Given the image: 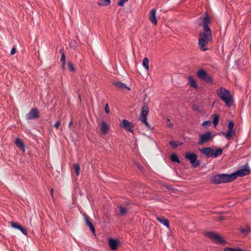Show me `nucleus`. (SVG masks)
<instances>
[{
    "label": "nucleus",
    "mask_w": 251,
    "mask_h": 251,
    "mask_svg": "<svg viewBox=\"0 0 251 251\" xmlns=\"http://www.w3.org/2000/svg\"><path fill=\"white\" fill-rule=\"evenodd\" d=\"M207 73L205 71H204L203 69L200 70L197 72V75L199 77V78L201 79H203V78L207 75Z\"/></svg>",
    "instance_id": "b1692460"
},
{
    "label": "nucleus",
    "mask_w": 251,
    "mask_h": 251,
    "mask_svg": "<svg viewBox=\"0 0 251 251\" xmlns=\"http://www.w3.org/2000/svg\"><path fill=\"white\" fill-rule=\"evenodd\" d=\"M112 84L115 87L120 90H124L126 89L127 90H130L128 86H127L126 84L120 81H114L112 82Z\"/></svg>",
    "instance_id": "4468645a"
},
{
    "label": "nucleus",
    "mask_w": 251,
    "mask_h": 251,
    "mask_svg": "<svg viewBox=\"0 0 251 251\" xmlns=\"http://www.w3.org/2000/svg\"><path fill=\"white\" fill-rule=\"evenodd\" d=\"M222 134L227 139H230L235 135V131L234 130H228L226 133L223 132Z\"/></svg>",
    "instance_id": "a211bd4d"
},
{
    "label": "nucleus",
    "mask_w": 251,
    "mask_h": 251,
    "mask_svg": "<svg viewBox=\"0 0 251 251\" xmlns=\"http://www.w3.org/2000/svg\"><path fill=\"white\" fill-rule=\"evenodd\" d=\"M240 231L242 234L246 235L250 231V228L248 226L246 227H242L240 228Z\"/></svg>",
    "instance_id": "7c9ffc66"
},
{
    "label": "nucleus",
    "mask_w": 251,
    "mask_h": 251,
    "mask_svg": "<svg viewBox=\"0 0 251 251\" xmlns=\"http://www.w3.org/2000/svg\"><path fill=\"white\" fill-rule=\"evenodd\" d=\"M149 113V107L148 104L146 103H144L142 108V112L140 117V119L143 120L144 118H147V116L148 115Z\"/></svg>",
    "instance_id": "9d476101"
},
{
    "label": "nucleus",
    "mask_w": 251,
    "mask_h": 251,
    "mask_svg": "<svg viewBox=\"0 0 251 251\" xmlns=\"http://www.w3.org/2000/svg\"><path fill=\"white\" fill-rule=\"evenodd\" d=\"M149 20L154 25H156L157 23V21L156 18V10L154 9H152L150 13H149Z\"/></svg>",
    "instance_id": "f8f14e48"
},
{
    "label": "nucleus",
    "mask_w": 251,
    "mask_h": 251,
    "mask_svg": "<svg viewBox=\"0 0 251 251\" xmlns=\"http://www.w3.org/2000/svg\"><path fill=\"white\" fill-rule=\"evenodd\" d=\"M250 173V168L248 165H246L244 168H242L240 170H239L236 172L232 173L231 175H234L235 177V179L237 178L238 176H243L246 175H247Z\"/></svg>",
    "instance_id": "39448f33"
},
{
    "label": "nucleus",
    "mask_w": 251,
    "mask_h": 251,
    "mask_svg": "<svg viewBox=\"0 0 251 251\" xmlns=\"http://www.w3.org/2000/svg\"><path fill=\"white\" fill-rule=\"evenodd\" d=\"M108 244L112 250L115 251L117 249L118 241L116 240L110 238L108 241Z\"/></svg>",
    "instance_id": "f3484780"
},
{
    "label": "nucleus",
    "mask_w": 251,
    "mask_h": 251,
    "mask_svg": "<svg viewBox=\"0 0 251 251\" xmlns=\"http://www.w3.org/2000/svg\"><path fill=\"white\" fill-rule=\"evenodd\" d=\"M170 159L171 160V161L172 162H177L178 163H180V160L178 158V157H177V156L175 154V153H173L170 156Z\"/></svg>",
    "instance_id": "a878e982"
},
{
    "label": "nucleus",
    "mask_w": 251,
    "mask_h": 251,
    "mask_svg": "<svg viewBox=\"0 0 251 251\" xmlns=\"http://www.w3.org/2000/svg\"><path fill=\"white\" fill-rule=\"evenodd\" d=\"M224 219H225V218H224V217L223 216H220L218 218V220L219 221H222V220H223Z\"/></svg>",
    "instance_id": "49530a36"
},
{
    "label": "nucleus",
    "mask_w": 251,
    "mask_h": 251,
    "mask_svg": "<svg viewBox=\"0 0 251 251\" xmlns=\"http://www.w3.org/2000/svg\"><path fill=\"white\" fill-rule=\"evenodd\" d=\"M149 60L148 58H145L143 61V66L148 71L149 69Z\"/></svg>",
    "instance_id": "c85d7f7f"
},
{
    "label": "nucleus",
    "mask_w": 251,
    "mask_h": 251,
    "mask_svg": "<svg viewBox=\"0 0 251 251\" xmlns=\"http://www.w3.org/2000/svg\"><path fill=\"white\" fill-rule=\"evenodd\" d=\"M211 135L210 131H207L204 134L200 135L199 144L203 145L207 142L211 138Z\"/></svg>",
    "instance_id": "0eeeda50"
},
{
    "label": "nucleus",
    "mask_w": 251,
    "mask_h": 251,
    "mask_svg": "<svg viewBox=\"0 0 251 251\" xmlns=\"http://www.w3.org/2000/svg\"><path fill=\"white\" fill-rule=\"evenodd\" d=\"M121 126L124 128L126 130H127L130 132H133V128L134 127L133 124L130 122H129L127 120H124L121 124Z\"/></svg>",
    "instance_id": "6e6552de"
},
{
    "label": "nucleus",
    "mask_w": 251,
    "mask_h": 251,
    "mask_svg": "<svg viewBox=\"0 0 251 251\" xmlns=\"http://www.w3.org/2000/svg\"><path fill=\"white\" fill-rule=\"evenodd\" d=\"M73 168L75 171L76 175L78 176L79 175L80 170V166H79V164L77 163H75L73 165Z\"/></svg>",
    "instance_id": "bb28decb"
},
{
    "label": "nucleus",
    "mask_w": 251,
    "mask_h": 251,
    "mask_svg": "<svg viewBox=\"0 0 251 251\" xmlns=\"http://www.w3.org/2000/svg\"><path fill=\"white\" fill-rule=\"evenodd\" d=\"M224 251H242V250L239 248L234 249V248L226 247V248H224Z\"/></svg>",
    "instance_id": "2f4dec72"
},
{
    "label": "nucleus",
    "mask_w": 251,
    "mask_h": 251,
    "mask_svg": "<svg viewBox=\"0 0 251 251\" xmlns=\"http://www.w3.org/2000/svg\"><path fill=\"white\" fill-rule=\"evenodd\" d=\"M84 219H85V221L86 222L87 225L90 227V228L91 230V231H92V232H93V233L95 232V227H94L93 224L90 221V218L88 216H85Z\"/></svg>",
    "instance_id": "412c9836"
},
{
    "label": "nucleus",
    "mask_w": 251,
    "mask_h": 251,
    "mask_svg": "<svg viewBox=\"0 0 251 251\" xmlns=\"http://www.w3.org/2000/svg\"><path fill=\"white\" fill-rule=\"evenodd\" d=\"M223 150L221 149H219L217 150H214V152L212 153V157H217L222 154Z\"/></svg>",
    "instance_id": "393cba45"
},
{
    "label": "nucleus",
    "mask_w": 251,
    "mask_h": 251,
    "mask_svg": "<svg viewBox=\"0 0 251 251\" xmlns=\"http://www.w3.org/2000/svg\"><path fill=\"white\" fill-rule=\"evenodd\" d=\"M141 121L145 124V125L147 126V127H148L149 129H151L150 126L149 124L148 123L147 118H144V119L141 120Z\"/></svg>",
    "instance_id": "4c0bfd02"
},
{
    "label": "nucleus",
    "mask_w": 251,
    "mask_h": 251,
    "mask_svg": "<svg viewBox=\"0 0 251 251\" xmlns=\"http://www.w3.org/2000/svg\"><path fill=\"white\" fill-rule=\"evenodd\" d=\"M216 92L219 97L226 103L227 106H231L232 103V97L228 90L224 87H221L218 89Z\"/></svg>",
    "instance_id": "f257e3e1"
},
{
    "label": "nucleus",
    "mask_w": 251,
    "mask_h": 251,
    "mask_svg": "<svg viewBox=\"0 0 251 251\" xmlns=\"http://www.w3.org/2000/svg\"><path fill=\"white\" fill-rule=\"evenodd\" d=\"M172 126H173V124H171V125H170V126H170V127H172Z\"/></svg>",
    "instance_id": "3c124183"
},
{
    "label": "nucleus",
    "mask_w": 251,
    "mask_h": 251,
    "mask_svg": "<svg viewBox=\"0 0 251 251\" xmlns=\"http://www.w3.org/2000/svg\"><path fill=\"white\" fill-rule=\"evenodd\" d=\"M202 80L207 83H210L212 82V78L208 74L205 76Z\"/></svg>",
    "instance_id": "473e14b6"
},
{
    "label": "nucleus",
    "mask_w": 251,
    "mask_h": 251,
    "mask_svg": "<svg viewBox=\"0 0 251 251\" xmlns=\"http://www.w3.org/2000/svg\"><path fill=\"white\" fill-rule=\"evenodd\" d=\"M60 125V122L59 121H57L56 123L54 125V127L56 128H58L59 125Z\"/></svg>",
    "instance_id": "37998d69"
},
{
    "label": "nucleus",
    "mask_w": 251,
    "mask_h": 251,
    "mask_svg": "<svg viewBox=\"0 0 251 251\" xmlns=\"http://www.w3.org/2000/svg\"><path fill=\"white\" fill-rule=\"evenodd\" d=\"M234 124L232 121H229L228 124V130H234Z\"/></svg>",
    "instance_id": "58836bf2"
},
{
    "label": "nucleus",
    "mask_w": 251,
    "mask_h": 251,
    "mask_svg": "<svg viewBox=\"0 0 251 251\" xmlns=\"http://www.w3.org/2000/svg\"><path fill=\"white\" fill-rule=\"evenodd\" d=\"M185 158L190 161L193 167H197L200 165V161L197 160V156L195 153L187 152L185 154Z\"/></svg>",
    "instance_id": "7ed1b4c3"
},
{
    "label": "nucleus",
    "mask_w": 251,
    "mask_h": 251,
    "mask_svg": "<svg viewBox=\"0 0 251 251\" xmlns=\"http://www.w3.org/2000/svg\"><path fill=\"white\" fill-rule=\"evenodd\" d=\"M104 110H105V112L106 113H108L109 112V108L108 104H106L105 105V107H104Z\"/></svg>",
    "instance_id": "79ce46f5"
},
{
    "label": "nucleus",
    "mask_w": 251,
    "mask_h": 251,
    "mask_svg": "<svg viewBox=\"0 0 251 251\" xmlns=\"http://www.w3.org/2000/svg\"><path fill=\"white\" fill-rule=\"evenodd\" d=\"M213 124L214 126L215 127L217 126V125H218V124L219 123V117L218 115L214 114L213 115Z\"/></svg>",
    "instance_id": "cd10ccee"
},
{
    "label": "nucleus",
    "mask_w": 251,
    "mask_h": 251,
    "mask_svg": "<svg viewBox=\"0 0 251 251\" xmlns=\"http://www.w3.org/2000/svg\"><path fill=\"white\" fill-rule=\"evenodd\" d=\"M211 23V20L210 18L206 16L203 18V30H211L209 27L208 26V24Z\"/></svg>",
    "instance_id": "dca6fc26"
},
{
    "label": "nucleus",
    "mask_w": 251,
    "mask_h": 251,
    "mask_svg": "<svg viewBox=\"0 0 251 251\" xmlns=\"http://www.w3.org/2000/svg\"><path fill=\"white\" fill-rule=\"evenodd\" d=\"M73 124H73V122H72V121H71V122H70V123H69V127H71V126H72V125H73Z\"/></svg>",
    "instance_id": "09e8293b"
},
{
    "label": "nucleus",
    "mask_w": 251,
    "mask_h": 251,
    "mask_svg": "<svg viewBox=\"0 0 251 251\" xmlns=\"http://www.w3.org/2000/svg\"><path fill=\"white\" fill-rule=\"evenodd\" d=\"M200 151L207 157H212V153L214 150L210 147L203 148L200 150Z\"/></svg>",
    "instance_id": "ddd939ff"
},
{
    "label": "nucleus",
    "mask_w": 251,
    "mask_h": 251,
    "mask_svg": "<svg viewBox=\"0 0 251 251\" xmlns=\"http://www.w3.org/2000/svg\"><path fill=\"white\" fill-rule=\"evenodd\" d=\"M79 99L81 101V96L80 95L79 96Z\"/></svg>",
    "instance_id": "8fccbe9b"
},
{
    "label": "nucleus",
    "mask_w": 251,
    "mask_h": 251,
    "mask_svg": "<svg viewBox=\"0 0 251 251\" xmlns=\"http://www.w3.org/2000/svg\"><path fill=\"white\" fill-rule=\"evenodd\" d=\"M128 0H120L118 3L119 5L123 6L126 2H127Z\"/></svg>",
    "instance_id": "a19ab883"
},
{
    "label": "nucleus",
    "mask_w": 251,
    "mask_h": 251,
    "mask_svg": "<svg viewBox=\"0 0 251 251\" xmlns=\"http://www.w3.org/2000/svg\"><path fill=\"white\" fill-rule=\"evenodd\" d=\"M60 62L62 63V66H64L65 65V55L64 53L62 54L61 58H60Z\"/></svg>",
    "instance_id": "c9c22d12"
},
{
    "label": "nucleus",
    "mask_w": 251,
    "mask_h": 251,
    "mask_svg": "<svg viewBox=\"0 0 251 251\" xmlns=\"http://www.w3.org/2000/svg\"><path fill=\"white\" fill-rule=\"evenodd\" d=\"M109 126L107 124V123L103 121L101 124V126L100 127V131L104 134H106L108 132Z\"/></svg>",
    "instance_id": "aec40b11"
},
{
    "label": "nucleus",
    "mask_w": 251,
    "mask_h": 251,
    "mask_svg": "<svg viewBox=\"0 0 251 251\" xmlns=\"http://www.w3.org/2000/svg\"><path fill=\"white\" fill-rule=\"evenodd\" d=\"M16 52V49L15 48H13L12 49L10 54L11 55H14Z\"/></svg>",
    "instance_id": "a18cd8bd"
},
{
    "label": "nucleus",
    "mask_w": 251,
    "mask_h": 251,
    "mask_svg": "<svg viewBox=\"0 0 251 251\" xmlns=\"http://www.w3.org/2000/svg\"><path fill=\"white\" fill-rule=\"evenodd\" d=\"M50 194L51 195L52 197L53 198V189H51L50 190Z\"/></svg>",
    "instance_id": "de8ad7c7"
},
{
    "label": "nucleus",
    "mask_w": 251,
    "mask_h": 251,
    "mask_svg": "<svg viewBox=\"0 0 251 251\" xmlns=\"http://www.w3.org/2000/svg\"><path fill=\"white\" fill-rule=\"evenodd\" d=\"M118 208L120 212V213L119 214V215L125 216L127 214L128 210L125 207L120 206L118 207Z\"/></svg>",
    "instance_id": "5701e85b"
},
{
    "label": "nucleus",
    "mask_w": 251,
    "mask_h": 251,
    "mask_svg": "<svg viewBox=\"0 0 251 251\" xmlns=\"http://www.w3.org/2000/svg\"><path fill=\"white\" fill-rule=\"evenodd\" d=\"M209 42V41L203 40V38H199L198 44L201 50L202 51L207 50L206 46Z\"/></svg>",
    "instance_id": "2eb2a0df"
},
{
    "label": "nucleus",
    "mask_w": 251,
    "mask_h": 251,
    "mask_svg": "<svg viewBox=\"0 0 251 251\" xmlns=\"http://www.w3.org/2000/svg\"><path fill=\"white\" fill-rule=\"evenodd\" d=\"M206 235L216 243L223 244L225 243V240L223 239L221 236L216 233L208 232L206 233Z\"/></svg>",
    "instance_id": "20e7f679"
},
{
    "label": "nucleus",
    "mask_w": 251,
    "mask_h": 251,
    "mask_svg": "<svg viewBox=\"0 0 251 251\" xmlns=\"http://www.w3.org/2000/svg\"><path fill=\"white\" fill-rule=\"evenodd\" d=\"M188 79H189V83L191 87H194V88L197 87V83H196L195 80L192 77H189Z\"/></svg>",
    "instance_id": "c756f323"
},
{
    "label": "nucleus",
    "mask_w": 251,
    "mask_h": 251,
    "mask_svg": "<svg viewBox=\"0 0 251 251\" xmlns=\"http://www.w3.org/2000/svg\"><path fill=\"white\" fill-rule=\"evenodd\" d=\"M68 67L70 71H74L75 70L73 64L71 62H68Z\"/></svg>",
    "instance_id": "f704fd0d"
},
{
    "label": "nucleus",
    "mask_w": 251,
    "mask_h": 251,
    "mask_svg": "<svg viewBox=\"0 0 251 251\" xmlns=\"http://www.w3.org/2000/svg\"><path fill=\"white\" fill-rule=\"evenodd\" d=\"M199 38H203V40L210 42L212 39V35L211 30H203V32L199 34Z\"/></svg>",
    "instance_id": "1a4fd4ad"
},
{
    "label": "nucleus",
    "mask_w": 251,
    "mask_h": 251,
    "mask_svg": "<svg viewBox=\"0 0 251 251\" xmlns=\"http://www.w3.org/2000/svg\"><path fill=\"white\" fill-rule=\"evenodd\" d=\"M15 144L16 146L23 151H25V145L21 139L20 138H16L15 140Z\"/></svg>",
    "instance_id": "4be33fe9"
},
{
    "label": "nucleus",
    "mask_w": 251,
    "mask_h": 251,
    "mask_svg": "<svg viewBox=\"0 0 251 251\" xmlns=\"http://www.w3.org/2000/svg\"><path fill=\"white\" fill-rule=\"evenodd\" d=\"M11 226L14 228L18 229L20 230L24 235H26L27 234V230L26 228L22 226L18 223L17 222H11Z\"/></svg>",
    "instance_id": "9b49d317"
},
{
    "label": "nucleus",
    "mask_w": 251,
    "mask_h": 251,
    "mask_svg": "<svg viewBox=\"0 0 251 251\" xmlns=\"http://www.w3.org/2000/svg\"><path fill=\"white\" fill-rule=\"evenodd\" d=\"M104 1V3L98 2V5L100 6H107L110 3V0H103Z\"/></svg>",
    "instance_id": "72a5a7b5"
},
{
    "label": "nucleus",
    "mask_w": 251,
    "mask_h": 251,
    "mask_svg": "<svg viewBox=\"0 0 251 251\" xmlns=\"http://www.w3.org/2000/svg\"><path fill=\"white\" fill-rule=\"evenodd\" d=\"M170 144L174 147V148H176L177 147V144L174 141H171L170 142Z\"/></svg>",
    "instance_id": "ea45409f"
},
{
    "label": "nucleus",
    "mask_w": 251,
    "mask_h": 251,
    "mask_svg": "<svg viewBox=\"0 0 251 251\" xmlns=\"http://www.w3.org/2000/svg\"><path fill=\"white\" fill-rule=\"evenodd\" d=\"M157 220L167 227H169V220L163 217H156Z\"/></svg>",
    "instance_id": "6ab92c4d"
},
{
    "label": "nucleus",
    "mask_w": 251,
    "mask_h": 251,
    "mask_svg": "<svg viewBox=\"0 0 251 251\" xmlns=\"http://www.w3.org/2000/svg\"><path fill=\"white\" fill-rule=\"evenodd\" d=\"M39 117V113L37 108L32 109L25 116L26 120L37 119Z\"/></svg>",
    "instance_id": "423d86ee"
},
{
    "label": "nucleus",
    "mask_w": 251,
    "mask_h": 251,
    "mask_svg": "<svg viewBox=\"0 0 251 251\" xmlns=\"http://www.w3.org/2000/svg\"><path fill=\"white\" fill-rule=\"evenodd\" d=\"M141 121L145 124V125L147 126V127H148L149 129H151L150 126L149 124L148 123L147 118H144V119L141 120Z\"/></svg>",
    "instance_id": "e433bc0d"
},
{
    "label": "nucleus",
    "mask_w": 251,
    "mask_h": 251,
    "mask_svg": "<svg viewBox=\"0 0 251 251\" xmlns=\"http://www.w3.org/2000/svg\"><path fill=\"white\" fill-rule=\"evenodd\" d=\"M210 124H211V123H210V121H204V122H203L202 125L203 126H205L206 125L209 126L210 125Z\"/></svg>",
    "instance_id": "c03bdc74"
},
{
    "label": "nucleus",
    "mask_w": 251,
    "mask_h": 251,
    "mask_svg": "<svg viewBox=\"0 0 251 251\" xmlns=\"http://www.w3.org/2000/svg\"><path fill=\"white\" fill-rule=\"evenodd\" d=\"M235 180L234 175H227L225 174H218L213 176L212 182L214 184L230 182Z\"/></svg>",
    "instance_id": "f03ea898"
}]
</instances>
